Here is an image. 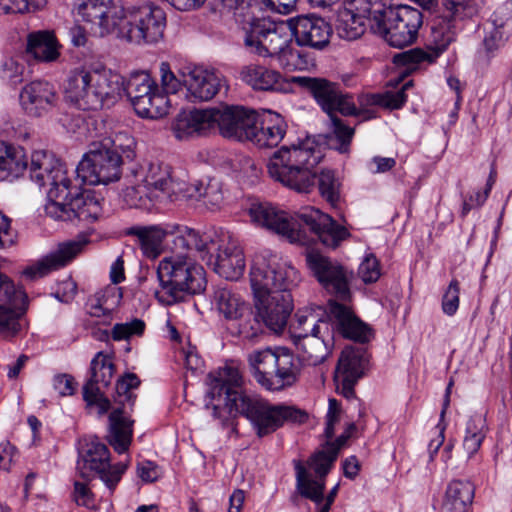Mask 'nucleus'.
I'll return each instance as SVG.
<instances>
[{
	"label": "nucleus",
	"mask_w": 512,
	"mask_h": 512,
	"mask_svg": "<svg viewBox=\"0 0 512 512\" xmlns=\"http://www.w3.org/2000/svg\"><path fill=\"white\" fill-rule=\"evenodd\" d=\"M242 376L239 370L225 366L212 371L206 379L207 396L211 402L214 418H222L221 407L229 414L243 415L251 423L258 437L267 436L285 423H304L308 415L305 411L287 405H274L268 400L249 396L240 390Z\"/></svg>",
	"instance_id": "nucleus-1"
},
{
	"label": "nucleus",
	"mask_w": 512,
	"mask_h": 512,
	"mask_svg": "<svg viewBox=\"0 0 512 512\" xmlns=\"http://www.w3.org/2000/svg\"><path fill=\"white\" fill-rule=\"evenodd\" d=\"M30 178L39 187H47L46 214L56 220L95 221L102 215L98 198L80 189L65 165L53 154L35 151L31 155Z\"/></svg>",
	"instance_id": "nucleus-2"
},
{
	"label": "nucleus",
	"mask_w": 512,
	"mask_h": 512,
	"mask_svg": "<svg viewBox=\"0 0 512 512\" xmlns=\"http://www.w3.org/2000/svg\"><path fill=\"white\" fill-rule=\"evenodd\" d=\"M323 157L322 147L307 137L275 151L267 163V171L273 180L298 193L311 192L318 178L321 196L334 207L340 199L341 184L334 171H318Z\"/></svg>",
	"instance_id": "nucleus-3"
},
{
	"label": "nucleus",
	"mask_w": 512,
	"mask_h": 512,
	"mask_svg": "<svg viewBox=\"0 0 512 512\" xmlns=\"http://www.w3.org/2000/svg\"><path fill=\"white\" fill-rule=\"evenodd\" d=\"M249 216L256 226L272 231L291 243L305 245L316 237L324 246L336 248L350 235L344 226L314 207H306L290 215L270 203L258 202L251 204Z\"/></svg>",
	"instance_id": "nucleus-4"
},
{
	"label": "nucleus",
	"mask_w": 512,
	"mask_h": 512,
	"mask_svg": "<svg viewBox=\"0 0 512 512\" xmlns=\"http://www.w3.org/2000/svg\"><path fill=\"white\" fill-rule=\"evenodd\" d=\"M111 4L112 0H76L75 10L83 21L97 26L100 36L114 34L135 44L156 43L163 37L166 16L161 8L145 5L109 15Z\"/></svg>",
	"instance_id": "nucleus-5"
},
{
	"label": "nucleus",
	"mask_w": 512,
	"mask_h": 512,
	"mask_svg": "<svg viewBox=\"0 0 512 512\" xmlns=\"http://www.w3.org/2000/svg\"><path fill=\"white\" fill-rule=\"evenodd\" d=\"M298 271L288 262L257 259L250 271V284L258 316L270 330L281 332L293 310L291 290L298 285Z\"/></svg>",
	"instance_id": "nucleus-6"
},
{
	"label": "nucleus",
	"mask_w": 512,
	"mask_h": 512,
	"mask_svg": "<svg viewBox=\"0 0 512 512\" xmlns=\"http://www.w3.org/2000/svg\"><path fill=\"white\" fill-rule=\"evenodd\" d=\"M124 78L111 70H75L64 85L67 102L81 110H98L110 107L121 98Z\"/></svg>",
	"instance_id": "nucleus-7"
},
{
	"label": "nucleus",
	"mask_w": 512,
	"mask_h": 512,
	"mask_svg": "<svg viewBox=\"0 0 512 512\" xmlns=\"http://www.w3.org/2000/svg\"><path fill=\"white\" fill-rule=\"evenodd\" d=\"M182 240L188 250H195L199 257L219 276L238 280L244 273L246 262L238 241L228 233L200 235L194 229L184 228Z\"/></svg>",
	"instance_id": "nucleus-8"
},
{
	"label": "nucleus",
	"mask_w": 512,
	"mask_h": 512,
	"mask_svg": "<svg viewBox=\"0 0 512 512\" xmlns=\"http://www.w3.org/2000/svg\"><path fill=\"white\" fill-rule=\"evenodd\" d=\"M157 278L160 287L155 296L164 305H172L189 294L200 293L206 286L203 268L189 255L183 254L162 259L158 264Z\"/></svg>",
	"instance_id": "nucleus-9"
},
{
	"label": "nucleus",
	"mask_w": 512,
	"mask_h": 512,
	"mask_svg": "<svg viewBox=\"0 0 512 512\" xmlns=\"http://www.w3.org/2000/svg\"><path fill=\"white\" fill-rule=\"evenodd\" d=\"M421 25V12L413 7L401 5L375 10L371 28L390 46L403 48L416 40Z\"/></svg>",
	"instance_id": "nucleus-10"
},
{
	"label": "nucleus",
	"mask_w": 512,
	"mask_h": 512,
	"mask_svg": "<svg viewBox=\"0 0 512 512\" xmlns=\"http://www.w3.org/2000/svg\"><path fill=\"white\" fill-rule=\"evenodd\" d=\"M346 436H341L336 443H328L322 450L314 453L304 464L294 460L296 489L298 493L313 502L322 500L325 488V477L336 460L340 447L345 443Z\"/></svg>",
	"instance_id": "nucleus-11"
},
{
	"label": "nucleus",
	"mask_w": 512,
	"mask_h": 512,
	"mask_svg": "<svg viewBox=\"0 0 512 512\" xmlns=\"http://www.w3.org/2000/svg\"><path fill=\"white\" fill-rule=\"evenodd\" d=\"M127 469V463L110 464V453L96 437L84 439L79 451L77 470L84 479L98 476L113 491Z\"/></svg>",
	"instance_id": "nucleus-12"
},
{
	"label": "nucleus",
	"mask_w": 512,
	"mask_h": 512,
	"mask_svg": "<svg viewBox=\"0 0 512 512\" xmlns=\"http://www.w3.org/2000/svg\"><path fill=\"white\" fill-rule=\"evenodd\" d=\"M305 260L310 273L326 292L342 301L350 299L352 271L337 260L314 250L306 252Z\"/></svg>",
	"instance_id": "nucleus-13"
},
{
	"label": "nucleus",
	"mask_w": 512,
	"mask_h": 512,
	"mask_svg": "<svg viewBox=\"0 0 512 512\" xmlns=\"http://www.w3.org/2000/svg\"><path fill=\"white\" fill-rule=\"evenodd\" d=\"M124 92L140 117L159 119L170 111L171 100L160 92L155 81L147 73L131 76L127 86H124Z\"/></svg>",
	"instance_id": "nucleus-14"
},
{
	"label": "nucleus",
	"mask_w": 512,
	"mask_h": 512,
	"mask_svg": "<svg viewBox=\"0 0 512 512\" xmlns=\"http://www.w3.org/2000/svg\"><path fill=\"white\" fill-rule=\"evenodd\" d=\"M244 45L250 53L260 57L278 59L289 42L282 26L277 27L269 20L253 16L251 21L242 24Z\"/></svg>",
	"instance_id": "nucleus-15"
},
{
	"label": "nucleus",
	"mask_w": 512,
	"mask_h": 512,
	"mask_svg": "<svg viewBox=\"0 0 512 512\" xmlns=\"http://www.w3.org/2000/svg\"><path fill=\"white\" fill-rule=\"evenodd\" d=\"M122 160L120 155L111 154L99 144H93L76 168L77 180L82 184H108L119 179Z\"/></svg>",
	"instance_id": "nucleus-16"
},
{
	"label": "nucleus",
	"mask_w": 512,
	"mask_h": 512,
	"mask_svg": "<svg viewBox=\"0 0 512 512\" xmlns=\"http://www.w3.org/2000/svg\"><path fill=\"white\" fill-rule=\"evenodd\" d=\"M27 307L25 291L0 273V334L3 337H14L23 329L22 316Z\"/></svg>",
	"instance_id": "nucleus-17"
},
{
	"label": "nucleus",
	"mask_w": 512,
	"mask_h": 512,
	"mask_svg": "<svg viewBox=\"0 0 512 512\" xmlns=\"http://www.w3.org/2000/svg\"><path fill=\"white\" fill-rule=\"evenodd\" d=\"M441 14L431 28V39L437 54L444 51L454 40V21L477 14L481 0H440Z\"/></svg>",
	"instance_id": "nucleus-18"
},
{
	"label": "nucleus",
	"mask_w": 512,
	"mask_h": 512,
	"mask_svg": "<svg viewBox=\"0 0 512 512\" xmlns=\"http://www.w3.org/2000/svg\"><path fill=\"white\" fill-rule=\"evenodd\" d=\"M284 25L301 47L324 49L330 42L331 26L316 15H301L286 20Z\"/></svg>",
	"instance_id": "nucleus-19"
},
{
	"label": "nucleus",
	"mask_w": 512,
	"mask_h": 512,
	"mask_svg": "<svg viewBox=\"0 0 512 512\" xmlns=\"http://www.w3.org/2000/svg\"><path fill=\"white\" fill-rule=\"evenodd\" d=\"M369 356L364 348L346 347L338 359L335 370L337 390L345 398L355 396L354 386L364 375Z\"/></svg>",
	"instance_id": "nucleus-20"
},
{
	"label": "nucleus",
	"mask_w": 512,
	"mask_h": 512,
	"mask_svg": "<svg viewBox=\"0 0 512 512\" xmlns=\"http://www.w3.org/2000/svg\"><path fill=\"white\" fill-rule=\"evenodd\" d=\"M213 124H217L225 138L248 141L257 112L244 107H226L223 110L212 109Z\"/></svg>",
	"instance_id": "nucleus-21"
},
{
	"label": "nucleus",
	"mask_w": 512,
	"mask_h": 512,
	"mask_svg": "<svg viewBox=\"0 0 512 512\" xmlns=\"http://www.w3.org/2000/svg\"><path fill=\"white\" fill-rule=\"evenodd\" d=\"M86 244L87 240L84 238L62 243L57 250L27 266L23 270L22 275L30 281L42 278L51 271L67 265L82 252Z\"/></svg>",
	"instance_id": "nucleus-22"
},
{
	"label": "nucleus",
	"mask_w": 512,
	"mask_h": 512,
	"mask_svg": "<svg viewBox=\"0 0 512 512\" xmlns=\"http://www.w3.org/2000/svg\"><path fill=\"white\" fill-rule=\"evenodd\" d=\"M291 338L299 360L305 365H320L331 353L333 334L330 326L325 333L301 334L299 331L298 334H292Z\"/></svg>",
	"instance_id": "nucleus-23"
},
{
	"label": "nucleus",
	"mask_w": 512,
	"mask_h": 512,
	"mask_svg": "<svg viewBox=\"0 0 512 512\" xmlns=\"http://www.w3.org/2000/svg\"><path fill=\"white\" fill-rule=\"evenodd\" d=\"M55 87L46 81H32L22 88L20 104L30 116L41 117L52 111L58 103Z\"/></svg>",
	"instance_id": "nucleus-24"
},
{
	"label": "nucleus",
	"mask_w": 512,
	"mask_h": 512,
	"mask_svg": "<svg viewBox=\"0 0 512 512\" xmlns=\"http://www.w3.org/2000/svg\"><path fill=\"white\" fill-rule=\"evenodd\" d=\"M248 141L259 148L276 147L284 138L287 124L284 118L271 110L257 113Z\"/></svg>",
	"instance_id": "nucleus-25"
},
{
	"label": "nucleus",
	"mask_w": 512,
	"mask_h": 512,
	"mask_svg": "<svg viewBox=\"0 0 512 512\" xmlns=\"http://www.w3.org/2000/svg\"><path fill=\"white\" fill-rule=\"evenodd\" d=\"M133 171L136 173V183L143 182L151 192L152 198H155L159 204L167 202L175 181L168 165L150 162Z\"/></svg>",
	"instance_id": "nucleus-26"
},
{
	"label": "nucleus",
	"mask_w": 512,
	"mask_h": 512,
	"mask_svg": "<svg viewBox=\"0 0 512 512\" xmlns=\"http://www.w3.org/2000/svg\"><path fill=\"white\" fill-rule=\"evenodd\" d=\"M338 111L345 116H358V108L349 94L337 93L333 103L331 104V113L329 116V129L332 135L339 143L336 149L341 153L348 151V147L354 135V129L347 126L335 112Z\"/></svg>",
	"instance_id": "nucleus-27"
},
{
	"label": "nucleus",
	"mask_w": 512,
	"mask_h": 512,
	"mask_svg": "<svg viewBox=\"0 0 512 512\" xmlns=\"http://www.w3.org/2000/svg\"><path fill=\"white\" fill-rule=\"evenodd\" d=\"M240 79L256 91L288 93L292 89L291 82L280 72L256 63L244 66Z\"/></svg>",
	"instance_id": "nucleus-28"
},
{
	"label": "nucleus",
	"mask_w": 512,
	"mask_h": 512,
	"mask_svg": "<svg viewBox=\"0 0 512 512\" xmlns=\"http://www.w3.org/2000/svg\"><path fill=\"white\" fill-rule=\"evenodd\" d=\"M328 306L329 317L342 336L362 343L371 339L370 327L356 317L350 307L335 300H330Z\"/></svg>",
	"instance_id": "nucleus-29"
},
{
	"label": "nucleus",
	"mask_w": 512,
	"mask_h": 512,
	"mask_svg": "<svg viewBox=\"0 0 512 512\" xmlns=\"http://www.w3.org/2000/svg\"><path fill=\"white\" fill-rule=\"evenodd\" d=\"M183 83L187 88L188 96L192 100L208 101L219 91L222 79L213 70L194 67L183 74Z\"/></svg>",
	"instance_id": "nucleus-30"
},
{
	"label": "nucleus",
	"mask_w": 512,
	"mask_h": 512,
	"mask_svg": "<svg viewBox=\"0 0 512 512\" xmlns=\"http://www.w3.org/2000/svg\"><path fill=\"white\" fill-rule=\"evenodd\" d=\"M212 308L227 321H241L251 314L249 304L229 287H218L212 296Z\"/></svg>",
	"instance_id": "nucleus-31"
},
{
	"label": "nucleus",
	"mask_w": 512,
	"mask_h": 512,
	"mask_svg": "<svg viewBox=\"0 0 512 512\" xmlns=\"http://www.w3.org/2000/svg\"><path fill=\"white\" fill-rule=\"evenodd\" d=\"M187 228L186 226H135L131 227L127 234L136 236L139 240L140 246L143 252L147 256L155 257L159 253L161 243L166 235L177 232L179 234L178 239L182 242L183 246H186L182 240L181 229Z\"/></svg>",
	"instance_id": "nucleus-32"
},
{
	"label": "nucleus",
	"mask_w": 512,
	"mask_h": 512,
	"mask_svg": "<svg viewBox=\"0 0 512 512\" xmlns=\"http://www.w3.org/2000/svg\"><path fill=\"white\" fill-rule=\"evenodd\" d=\"M268 383V389L277 391L291 386L297 381L298 367L293 354L286 348L275 350L274 368Z\"/></svg>",
	"instance_id": "nucleus-33"
},
{
	"label": "nucleus",
	"mask_w": 512,
	"mask_h": 512,
	"mask_svg": "<svg viewBox=\"0 0 512 512\" xmlns=\"http://www.w3.org/2000/svg\"><path fill=\"white\" fill-rule=\"evenodd\" d=\"M212 109L193 110L180 113L173 125L176 138L182 140L194 134H201L213 126Z\"/></svg>",
	"instance_id": "nucleus-34"
},
{
	"label": "nucleus",
	"mask_w": 512,
	"mask_h": 512,
	"mask_svg": "<svg viewBox=\"0 0 512 512\" xmlns=\"http://www.w3.org/2000/svg\"><path fill=\"white\" fill-rule=\"evenodd\" d=\"M60 45L53 32L36 31L27 37L26 51L34 59L42 62H53L58 59Z\"/></svg>",
	"instance_id": "nucleus-35"
},
{
	"label": "nucleus",
	"mask_w": 512,
	"mask_h": 512,
	"mask_svg": "<svg viewBox=\"0 0 512 512\" xmlns=\"http://www.w3.org/2000/svg\"><path fill=\"white\" fill-rule=\"evenodd\" d=\"M108 441L119 454L128 451L131 444L133 429L131 421L121 409H115L109 416Z\"/></svg>",
	"instance_id": "nucleus-36"
},
{
	"label": "nucleus",
	"mask_w": 512,
	"mask_h": 512,
	"mask_svg": "<svg viewBox=\"0 0 512 512\" xmlns=\"http://www.w3.org/2000/svg\"><path fill=\"white\" fill-rule=\"evenodd\" d=\"M474 487L469 481L454 480L448 484L442 509L444 512H469Z\"/></svg>",
	"instance_id": "nucleus-37"
},
{
	"label": "nucleus",
	"mask_w": 512,
	"mask_h": 512,
	"mask_svg": "<svg viewBox=\"0 0 512 512\" xmlns=\"http://www.w3.org/2000/svg\"><path fill=\"white\" fill-rule=\"evenodd\" d=\"M27 168V159L21 147L0 141V173L2 178H18Z\"/></svg>",
	"instance_id": "nucleus-38"
},
{
	"label": "nucleus",
	"mask_w": 512,
	"mask_h": 512,
	"mask_svg": "<svg viewBox=\"0 0 512 512\" xmlns=\"http://www.w3.org/2000/svg\"><path fill=\"white\" fill-rule=\"evenodd\" d=\"M150 191L143 185V182L136 183V173L131 172L127 177V185L122 190L120 196L125 205L130 208L150 210L159 204L155 198H152Z\"/></svg>",
	"instance_id": "nucleus-39"
},
{
	"label": "nucleus",
	"mask_w": 512,
	"mask_h": 512,
	"mask_svg": "<svg viewBox=\"0 0 512 512\" xmlns=\"http://www.w3.org/2000/svg\"><path fill=\"white\" fill-rule=\"evenodd\" d=\"M291 81L307 87L322 109L327 113H331V104L339 92L334 83L321 78L309 77H292Z\"/></svg>",
	"instance_id": "nucleus-40"
},
{
	"label": "nucleus",
	"mask_w": 512,
	"mask_h": 512,
	"mask_svg": "<svg viewBox=\"0 0 512 512\" xmlns=\"http://www.w3.org/2000/svg\"><path fill=\"white\" fill-rule=\"evenodd\" d=\"M487 432L486 419L482 414H474L468 419L462 442V447L468 458L479 451Z\"/></svg>",
	"instance_id": "nucleus-41"
},
{
	"label": "nucleus",
	"mask_w": 512,
	"mask_h": 512,
	"mask_svg": "<svg viewBox=\"0 0 512 512\" xmlns=\"http://www.w3.org/2000/svg\"><path fill=\"white\" fill-rule=\"evenodd\" d=\"M275 350L266 348L255 350L248 355V362L256 381L268 389V383L274 368Z\"/></svg>",
	"instance_id": "nucleus-42"
},
{
	"label": "nucleus",
	"mask_w": 512,
	"mask_h": 512,
	"mask_svg": "<svg viewBox=\"0 0 512 512\" xmlns=\"http://www.w3.org/2000/svg\"><path fill=\"white\" fill-rule=\"evenodd\" d=\"M99 145L111 154L121 156V160H132L135 156L136 142L126 130H114L105 136Z\"/></svg>",
	"instance_id": "nucleus-43"
},
{
	"label": "nucleus",
	"mask_w": 512,
	"mask_h": 512,
	"mask_svg": "<svg viewBox=\"0 0 512 512\" xmlns=\"http://www.w3.org/2000/svg\"><path fill=\"white\" fill-rule=\"evenodd\" d=\"M276 61L286 71L308 70L315 65L314 58L309 53L290 45L289 42Z\"/></svg>",
	"instance_id": "nucleus-44"
},
{
	"label": "nucleus",
	"mask_w": 512,
	"mask_h": 512,
	"mask_svg": "<svg viewBox=\"0 0 512 512\" xmlns=\"http://www.w3.org/2000/svg\"><path fill=\"white\" fill-rule=\"evenodd\" d=\"M368 16L341 10L337 19V32L341 38L355 40L365 32V19Z\"/></svg>",
	"instance_id": "nucleus-45"
},
{
	"label": "nucleus",
	"mask_w": 512,
	"mask_h": 512,
	"mask_svg": "<svg viewBox=\"0 0 512 512\" xmlns=\"http://www.w3.org/2000/svg\"><path fill=\"white\" fill-rule=\"evenodd\" d=\"M220 12L232 16L240 24L251 21L259 10L257 0H218Z\"/></svg>",
	"instance_id": "nucleus-46"
},
{
	"label": "nucleus",
	"mask_w": 512,
	"mask_h": 512,
	"mask_svg": "<svg viewBox=\"0 0 512 512\" xmlns=\"http://www.w3.org/2000/svg\"><path fill=\"white\" fill-rule=\"evenodd\" d=\"M329 326L330 324L326 320L318 319L311 312H297L292 324L291 335L298 334L299 331H301V334L325 333Z\"/></svg>",
	"instance_id": "nucleus-47"
},
{
	"label": "nucleus",
	"mask_w": 512,
	"mask_h": 512,
	"mask_svg": "<svg viewBox=\"0 0 512 512\" xmlns=\"http://www.w3.org/2000/svg\"><path fill=\"white\" fill-rule=\"evenodd\" d=\"M114 374V365L111 360L98 353L91 361V379L106 387L110 384Z\"/></svg>",
	"instance_id": "nucleus-48"
},
{
	"label": "nucleus",
	"mask_w": 512,
	"mask_h": 512,
	"mask_svg": "<svg viewBox=\"0 0 512 512\" xmlns=\"http://www.w3.org/2000/svg\"><path fill=\"white\" fill-rule=\"evenodd\" d=\"M203 182L188 184L182 180H175L167 202H176L180 200L201 199Z\"/></svg>",
	"instance_id": "nucleus-49"
},
{
	"label": "nucleus",
	"mask_w": 512,
	"mask_h": 512,
	"mask_svg": "<svg viewBox=\"0 0 512 512\" xmlns=\"http://www.w3.org/2000/svg\"><path fill=\"white\" fill-rule=\"evenodd\" d=\"M434 56L421 49L415 48L401 53H397L393 57L395 64L407 67V70L416 69L417 65L426 61L432 62Z\"/></svg>",
	"instance_id": "nucleus-50"
},
{
	"label": "nucleus",
	"mask_w": 512,
	"mask_h": 512,
	"mask_svg": "<svg viewBox=\"0 0 512 512\" xmlns=\"http://www.w3.org/2000/svg\"><path fill=\"white\" fill-rule=\"evenodd\" d=\"M201 199L210 209L219 208L224 200L221 182L216 178H210L203 183Z\"/></svg>",
	"instance_id": "nucleus-51"
},
{
	"label": "nucleus",
	"mask_w": 512,
	"mask_h": 512,
	"mask_svg": "<svg viewBox=\"0 0 512 512\" xmlns=\"http://www.w3.org/2000/svg\"><path fill=\"white\" fill-rule=\"evenodd\" d=\"M460 303V283L458 280L453 279L442 296L441 307L442 311L447 316H453Z\"/></svg>",
	"instance_id": "nucleus-52"
},
{
	"label": "nucleus",
	"mask_w": 512,
	"mask_h": 512,
	"mask_svg": "<svg viewBox=\"0 0 512 512\" xmlns=\"http://www.w3.org/2000/svg\"><path fill=\"white\" fill-rule=\"evenodd\" d=\"M144 329L145 323L140 319L119 323L112 329V338L116 341L125 340L134 335H141L144 332Z\"/></svg>",
	"instance_id": "nucleus-53"
},
{
	"label": "nucleus",
	"mask_w": 512,
	"mask_h": 512,
	"mask_svg": "<svg viewBox=\"0 0 512 512\" xmlns=\"http://www.w3.org/2000/svg\"><path fill=\"white\" fill-rule=\"evenodd\" d=\"M358 275L365 283H372L379 279L381 273L378 260L373 255L364 258L358 268Z\"/></svg>",
	"instance_id": "nucleus-54"
},
{
	"label": "nucleus",
	"mask_w": 512,
	"mask_h": 512,
	"mask_svg": "<svg viewBox=\"0 0 512 512\" xmlns=\"http://www.w3.org/2000/svg\"><path fill=\"white\" fill-rule=\"evenodd\" d=\"M159 70L163 94L167 96L176 93L181 87V81L171 71L169 64L162 62Z\"/></svg>",
	"instance_id": "nucleus-55"
},
{
	"label": "nucleus",
	"mask_w": 512,
	"mask_h": 512,
	"mask_svg": "<svg viewBox=\"0 0 512 512\" xmlns=\"http://www.w3.org/2000/svg\"><path fill=\"white\" fill-rule=\"evenodd\" d=\"M358 101V116L364 115L365 119H370L375 117V113L371 107L374 106H382L383 107V97L382 94H360L357 98Z\"/></svg>",
	"instance_id": "nucleus-56"
},
{
	"label": "nucleus",
	"mask_w": 512,
	"mask_h": 512,
	"mask_svg": "<svg viewBox=\"0 0 512 512\" xmlns=\"http://www.w3.org/2000/svg\"><path fill=\"white\" fill-rule=\"evenodd\" d=\"M493 26L512 32V1L506 2L493 13Z\"/></svg>",
	"instance_id": "nucleus-57"
},
{
	"label": "nucleus",
	"mask_w": 512,
	"mask_h": 512,
	"mask_svg": "<svg viewBox=\"0 0 512 512\" xmlns=\"http://www.w3.org/2000/svg\"><path fill=\"white\" fill-rule=\"evenodd\" d=\"M413 86L412 81L404 83L400 90L395 92H386L382 94L383 107L390 109H398L406 102V91Z\"/></svg>",
	"instance_id": "nucleus-58"
},
{
	"label": "nucleus",
	"mask_w": 512,
	"mask_h": 512,
	"mask_svg": "<svg viewBox=\"0 0 512 512\" xmlns=\"http://www.w3.org/2000/svg\"><path fill=\"white\" fill-rule=\"evenodd\" d=\"M23 70L24 66L14 58H6L1 64V76L4 79H8L12 83H18L22 81L21 75Z\"/></svg>",
	"instance_id": "nucleus-59"
},
{
	"label": "nucleus",
	"mask_w": 512,
	"mask_h": 512,
	"mask_svg": "<svg viewBox=\"0 0 512 512\" xmlns=\"http://www.w3.org/2000/svg\"><path fill=\"white\" fill-rule=\"evenodd\" d=\"M251 315L252 313L249 315V317ZM238 322L239 333L247 338L255 337L261 333L262 324H264L261 318L258 316V312L251 319H248V316H245L241 321Z\"/></svg>",
	"instance_id": "nucleus-60"
},
{
	"label": "nucleus",
	"mask_w": 512,
	"mask_h": 512,
	"mask_svg": "<svg viewBox=\"0 0 512 512\" xmlns=\"http://www.w3.org/2000/svg\"><path fill=\"white\" fill-rule=\"evenodd\" d=\"M510 32H506L501 27L493 26L491 31H488L484 37L483 45L488 53H492L497 50L504 42V38L508 36Z\"/></svg>",
	"instance_id": "nucleus-61"
},
{
	"label": "nucleus",
	"mask_w": 512,
	"mask_h": 512,
	"mask_svg": "<svg viewBox=\"0 0 512 512\" xmlns=\"http://www.w3.org/2000/svg\"><path fill=\"white\" fill-rule=\"evenodd\" d=\"M344 5L343 10L371 16L372 21L374 11L381 10L382 8L380 5H377V8L374 7L371 0H344Z\"/></svg>",
	"instance_id": "nucleus-62"
},
{
	"label": "nucleus",
	"mask_w": 512,
	"mask_h": 512,
	"mask_svg": "<svg viewBox=\"0 0 512 512\" xmlns=\"http://www.w3.org/2000/svg\"><path fill=\"white\" fill-rule=\"evenodd\" d=\"M76 387L74 378L68 374L56 375L53 379V388L62 397L73 395Z\"/></svg>",
	"instance_id": "nucleus-63"
},
{
	"label": "nucleus",
	"mask_w": 512,
	"mask_h": 512,
	"mask_svg": "<svg viewBox=\"0 0 512 512\" xmlns=\"http://www.w3.org/2000/svg\"><path fill=\"white\" fill-rule=\"evenodd\" d=\"M14 243L15 234L11 229V221L0 211V250L7 249Z\"/></svg>",
	"instance_id": "nucleus-64"
}]
</instances>
